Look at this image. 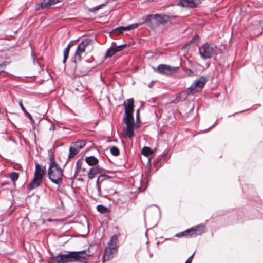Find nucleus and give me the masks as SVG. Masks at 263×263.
<instances>
[{"label":"nucleus","mask_w":263,"mask_h":263,"mask_svg":"<svg viewBox=\"0 0 263 263\" xmlns=\"http://www.w3.org/2000/svg\"><path fill=\"white\" fill-rule=\"evenodd\" d=\"M89 256L86 250L71 251L67 254L58 255L52 258L48 263H87Z\"/></svg>","instance_id":"f257e3e1"},{"label":"nucleus","mask_w":263,"mask_h":263,"mask_svg":"<svg viewBox=\"0 0 263 263\" xmlns=\"http://www.w3.org/2000/svg\"><path fill=\"white\" fill-rule=\"evenodd\" d=\"M48 174L49 179L53 183L60 186L62 184L63 173L62 170L57 164L53 158H50Z\"/></svg>","instance_id":"f03ea898"},{"label":"nucleus","mask_w":263,"mask_h":263,"mask_svg":"<svg viewBox=\"0 0 263 263\" xmlns=\"http://www.w3.org/2000/svg\"><path fill=\"white\" fill-rule=\"evenodd\" d=\"M46 172V167L42 166L37 163H35V170L33 180L28 185L29 190H33L42 183L43 177Z\"/></svg>","instance_id":"7ed1b4c3"},{"label":"nucleus","mask_w":263,"mask_h":263,"mask_svg":"<svg viewBox=\"0 0 263 263\" xmlns=\"http://www.w3.org/2000/svg\"><path fill=\"white\" fill-rule=\"evenodd\" d=\"M116 238L115 236L111 237L109 242H108V246L106 247L103 255V261H107L111 259L114 257V255L117 252V249L116 248Z\"/></svg>","instance_id":"20e7f679"},{"label":"nucleus","mask_w":263,"mask_h":263,"mask_svg":"<svg viewBox=\"0 0 263 263\" xmlns=\"http://www.w3.org/2000/svg\"><path fill=\"white\" fill-rule=\"evenodd\" d=\"M178 69V66H171L165 64H160L157 66L155 71L161 74L169 76L176 73Z\"/></svg>","instance_id":"39448f33"},{"label":"nucleus","mask_w":263,"mask_h":263,"mask_svg":"<svg viewBox=\"0 0 263 263\" xmlns=\"http://www.w3.org/2000/svg\"><path fill=\"white\" fill-rule=\"evenodd\" d=\"M198 49L201 58L204 60L210 59L214 53V48L208 43L199 47Z\"/></svg>","instance_id":"423d86ee"},{"label":"nucleus","mask_w":263,"mask_h":263,"mask_svg":"<svg viewBox=\"0 0 263 263\" xmlns=\"http://www.w3.org/2000/svg\"><path fill=\"white\" fill-rule=\"evenodd\" d=\"M68 70L70 74L79 76L86 75L88 72V70L86 69H80L79 64L76 63V59L72 60V63L70 67L68 68Z\"/></svg>","instance_id":"0eeeda50"},{"label":"nucleus","mask_w":263,"mask_h":263,"mask_svg":"<svg viewBox=\"0 0 263 263\" xmlns=\"http://www.w3.org/2000/svg\"><path fill=\"white\" fill-rule=\"evenodd\" d=\"M124 121L126 124V127L124 130L127 136L132 139L134 136V128L135 122L134 117L133 118H124Z\"/></svg>","instance_id":"6e6552de"},{"label":"nucleus","mask_w":263,"mask_h":263,"mask_svg":"<svg viewBox=\"0 0 263 263\" xmlns=\"http://www.w3.org/2000/svg\"><path fill=\"white\" fill-rule=\"evenodd\" d=\"M134 99L133 98L128 99L124 101L123 105L125 108L124 118H133L134 112Z\"/></svg>","instance_id":"1a4fd4ad"},{"label":"nucleus","mask_w":263,"mask_h":263,"mask_svg":"<svg viewBox=\"0 0 263 263\" xmlns=\"http://www.w3.org/2000/svg\"><path fill=\"white\" fill-rule=\"evenodd\" d=\"M206 82L207 80L206 78L204 76H201L194 81V82L189 87V89L191 91H199L204 87Z\"/></svg>","instance_id":"9d476101"},{"label":"nucleus","mask_w":263,"mask_h":263,"mask_svg":"<svg viewBox=\"0 0 263 263\" xmlns=\"http://www.w3.org/2000/svg\"><path fill=\"white\" fill-rule=\"evenodd\" d=\"M89 40H84L79 44L75 52L74 59L77 58L79 61L81 60L82 54L85 52L86 48L89 44Z\"/></svg>","instance_id":"9b49d317"},{"label":"nucleus","mask_w":263,"mask_h":263,"mask_svg":"<svg viewBox=\"0 0 263 263\" xmlns=\"http://www.w3.org/2000/svg\"><path fill=\"white\" fill-rule=\"evenodd\" d=\"M202 0H180L177 5L178 6L189 8H195L201 3Z\"/></svg>","instance_id":"f8f14e48"},{"label":"nucleus","mask_w":263,"mask_h":263,"mask_svg":"<svg viewBox=\"0 0 263 263\" xmlns=\"http://www.w3.org/2000/svg\"><path fill=\"white\" fill-rule=\"evenodd\" d=\"M138 27V24H131V25H129L127 26H120V27H118L115 29H114L112 31H111V33L112 34H114L115 35H118L120 33H122L123 32V31H127V30H130L132 29H135V28H136Z\"/></svg>","instance_id":"ddd939ff"},{"label":"nucleus","mask_w":263,"mask_h":263,"mask_svg":"<svg viewBox=\"0 0 263 263\" xmlns=\"http://www.w3.org/2000/svg\"><path fill=\"white\" fill-rule=\"evenodd\" d=\"M197 227H199V226H197L196 228H192L190 229H187L182 232L178 233L176 235V236L177 237H180L183 235L189 237L196 236L201 233V232H199L197 229Z\"/></svg>","instance_id":"4468645a"},{"label":"nucleus","mask_w":263,"mask_h":263,"mask_svg":"<svg viewBox=\"0 0 263 263\" xmlns=\"http://www.w3.org/2000/svg\"><path fill=\"white\" fill-rule=\"evenodd\" d=\"M151 17H153L154 20L161 24H165L170 20V16L167 15L155 14L147 16L146 21Z\"/></svg>","instance_id":"2eb2a0df"},{"label":"nucleus","mask_w":263,"mask_h":263,"mask_svg":"<svg viewBox=\"0 0 263 263\" xmlns=\"http://www.w3.org/2000/svg\"><path fill=\"white\" fill-rule=\"evenodd\" d=\"M102 169L100 167L95 166L92 168H91L88 172V178L91 180L94 178L96 174L100 173L102 171Z\"/></svg>","instance_id":"dca6fc26"},{"label":"nucleus","mask_w":263,"mask_h":263,"mask_svg":"<svg viewBox=\"0 0 263 263\" xmlns=\"http://www.w3.org/2000/svg\"><path fill=\"white\" fill-rule=\"evenodd\" d=\"M85 160L89 166H95L99 162L98 159L93 156L86 157Z\"/></svg>","instance_id":"f3484780"},{"label":"nucleus","mask_w":263,"mask_h":263,"mask_svg":"<svg viewBox=\"0 0 263 263\" xmlns=\"http://www.w3.org/2000/svg\"><path fill=\"white\" fill-rule=\"evenodd\" d=\"M79 152V150L72 144L69 148V153L68 155V158L71 159L76 155Z\"/></svg>","instance_id":"a211bd4d"},{"label":"nucleus","mask_w":263,"mask_h":263,"mask_svg":"<svg viewBox=\"0 0 263 263\" xmlns=\"http://www.w3.org/2000/svg\"><path fill=\"white\" fill-rule=\"evenodd\" d=\"M51 6L49 0H43V2L40 4V6L36 7V9H39L40 8L42 9H48Z\"/></svg>","instance_id":"6ab92c4d"},{"label":"nucleus","mask_w":263,"mask_h":263,"mask_svg":"<svg viewBox=\"0 0 263 263\" xmlns=\"http://www.w3.org/2000/svg\"><path fill=\"white\" fill-rule=\"evenodd\" d=\"M70 43L68 45L66 48L64 49V58L63 60V63H65L69 55V52L70 48Z\"/></svg>","instance_id":"aec40b11"},{"label":"nucleus","mask_w":263,"mask_h":263,"mask_svg":"<svg viewBox=\"0 0 263 263\" xmlns=\"http://www.w3.org/2000/svg\"><path fill=\"white\" fill-rule=\"evenodd\" d=\"M82 160H79L77 163H76V171H75V173H74V175L73 176V178H74L78 174V173L80 172V170H81V166H82Z\"/></svg>","instance_id":"412c9836"},{"label":"nucleus","mask_w":263,"mask_h":263,"mask_svg":"<svg viewBox=\"0 0 263 263\" xmlns=\"http://www.w3.org/2000/svg\"><path fill=\"white\" fill-rule=\"evenodd\" d=\"M19 106L20 107H21L22 110L24 112V114H25V115L29 119H30L31 120H33V118H32V116L30 114H29L25 109V108L24 107L23 104V103L22 101H20L19 102Z\"/></svg>","instance_id":"4be33fe9"},{"label":"nucleus","mask_w":263,"mask_h":263,"mask_svg":"<svg viewBox=\"0 0 263 263\" xmlns=\"http://www.w3.org/2000/svg\"><path fill=\"white\" fill-rule=\"evenodd\" d=\"M72 144L74 145L77 147V148H78L80 151L81 149H82L85 146L86 143L84 141H77L73 143Z\"/></svg>","instance_id":"5701e85b"},{"label":"nucleus","mask_w":263,"mask_h":263,"mask_svg":"<svg viewBox=\"0 0 263 263\" xmlns=\"http://www.w3.org/2000/svg\"><path fill=\"white\" fill-rule=\"evenodd\" d=\"M152 153V151L150 149V148L148 147L145 146L142 149V154L144 156H148L151 155Z\"/></svg>","instance_id":"b1692460"},{"label":"nucleus","mask_w":263,"mask_h":263,"mask_svg":"<svg viewBox=\"0 0 263 263\" xmlns=\"http://www.w3.org/2000/svg\"><path fill=\"white\" fill-rule=\"evenodd\" d=\"M97 209L98 212L102 214H105L108 212V209L106 206L100 204L97 206Z\"/></svg>","instance_id":"393cba45"},{"label":"nucleus","mask_w":263,"mask_h":263,"mask_svg":"<svg viewBox=\"0 0 263 263\" xmlns=\"http://www.w3.org/2000/svg\"><path fill=\"white\" fill-rule=\"evenodd\" d=\"M111 154L115 156H118L119 155L120 151L119 148L116 146H112L110 147V149Z\"/></svg>","instance_id":"a878e982"},{"label":"nucleus","mask_w":263,"mask_h":263,"mask_svg":"<svg viewBox=\"0 0 263 263\" xmlns=\"http://www.w3.org/2000/svg\"><path fill=\"white\" fill-rule=\"evenodd\" d=\"M115 53H116L114 48L110 47L106 51L105 58H109L112 57Z\"/></svg>","instance_id":"bb28decb"},{"label":"nucleus","mask_w":263,"mask_h":263,"mask_svg":"<svg viewBox=\"0 0 263 263\" xmlns=\"http://www.w3.org/2000/svg\"><path fill=\"white\" fill-rule=\"evenodd\" d=\"M9 177L13 182L15 183L18 178V174L16 172H13L10 174Z\"/></svg>","instance_id":"cd10ccee"},{"label":"nucleus","mask_w":263,"mask_h":263,"mask_svg":"<svg viewBox=\"0 0 263 263\" xmlns=\"http://www.w3.org/2000/svg\"><path fill=\"white\" fill-rule=\"evenodd\" d=\"M125 47H126V45L123 44V45L118 46L114 48V49L115 50V52L116 53L117 52L122 50Z\"/></svg>","instance_id":"c85d7f7f"},{"label":"nucleus","mask_w":263,"mask_h":263,"mask_svg":"<svg viewBox=\"0 0 263 263\" xmlns=\"http://www.w3.org/2000/svg\"><path fill=\"white\" fill-rule=\"evenodd\" d=\"M102 177H103V176H100L98 178V179L97 180V181H96V186H97V190H98L99 193H100L101 192V187H100V185L99 184V180Z\"/></svg>","instance_id":"c756f323"},{"label":"nucleus","mask_w":263,"mask_h":263,"mask_svg":"<svg viewBox=\"0 0 263 263\" xmlns=\"http://www.w3.org/2000/svg\"><path fill=\"white\" fill-rule=\"evenodd\" d=\"M185 76L191 77L193 74V71L190 69H186L184 70Z\"/></svg>","instance_id":"7c9ffc66"},{"label":"nucleus","mask_w":263,"mask_h":263,"mask_svg":"<svg viewBox=\"0 0 263 263\" xmlns=\"http://www.w3.org/2000/svg\"><path fill=\"white\" fill-rule=\"evenodd\" d=\"M62 0H49V3H50V4L52 5H54L59 2H62Z\"/></svg>","instance_id":"2f4dec72"},{"label":"nucleus","mask_w":263,"mask_h":263,"mask_svg":"<svg viewBox=\"0 0 263 263\" xmlns=\"http://www.w3.org/2000/svg\"><path fill=\"white\" fill-rule=\"evenodd\" d=\"M103 6H104V4H101V5H98L97 6L93 7V11H96L99 10L100 9H101L102 7Z\"/></svg>","instance_id":"473e14b6"},{"label":"nucleus","mask_w":263,"mask_h":263,"mask_svg":"<svg viewBox=\"0 0 263 263\" xmlns=\"http://www.w3.org/2000/svg\"><path fill=\"white\" fill-rule=\"evenodd\" d=\"M8 62H4L2 64H0V67H5L7 65L9 64Z\"/></svg>","instance_id":"72a5a7b5"},{"label":"nucleus","mask_w":263,"mask_h":263,"mask_svg":"<svg viewBox=\"0 0 263 263\" xmlns=\"http://www.w3.org/2000/svg\"><path fill=\"white\" fill-rule=\"evenodd\" d=\"M193 255H194V254H193L192 256H190V257L187 259V260H186V261L185 262L191 263V262H192V259H193Z\"/></svg>","instance_id":"f704fd0d"},{"label":"nucleus","mask_w":263,"mask_h":263,"mask_svg":"<svg viewBox=\"0 0 263 263\" xmlns=\"http://www.w3.org/2000/svg\"><path fill=\"white\" fill-rule=\"evenodd\" d=\"M79 66H80V69H81V70H82V69H87V70H88V69H87L86 67L83 66H82V65H81L79 64Z\"/></svg>","instance_id":"c9c22d12"},{"label":"nucleus","mask_w":263,"mask_h":263,"mask_svg":"<svg viewBox=\"0 0 263 263\" xmlns=\"http://www.w3.org/2000/svg\"><path fill=\"white\" fill-rule=\"evenodd\" d=\"M31 55L33 59V60L34 61V57L35 56V53L33 52V51L32 50V52H31Z\"/></svg>","instance_id":"e433bc0d"},{"label":"nucleus","mask_w":263,"mask_h":263,"mask_svg":"<svg viewBox=\"0 0 263 263\" xmlns=\"http://www.w3.org/2000/svg\"><path fill=\"white\" fill-rule=\"evenodd\" d=\"M139 110H138L136 112V117L137 118H139Z\"/></svg>","instance_id":"4c0bfd02"},{"label":"nucleus","mask_w":263,"mask_h":263,"mask_svg":"<svg viewBox=\"0 0 263 263\" xmlns=\"http://www.w3.org/2000/svg\"><path fill=\"white\" fill-rule=\"evenodd\" d=\"M52 129H53V126H51V127L50 128V130H51Z\"/></svg>","instance_id":"58836bf2"},{"label":"nucleus","mask_w":263,"mask_h":263,"mask_svg":"<svg viewBox=\"0 0 263 263\" xmlns=\"http://www.w3.org/2000/svg\"><path fill=\"white\" fill-rule=\"evenodd\" d=\"M48 221H52L53 220L51 219H48Z\"/></svg>","instance_id":"ea45409f"},{"label":"nucleus","mask_w":263,"mask_h":263,"mask_svg":"<svg viewBox=\"0 0 263 263\" xmlns=\"http://www.w3.org/2000/svg\"><path fill=\"white\" fill-rule=\"evenodd\" d=\"M114 44H115V42H112V45H113Z\"/></svg>","instance_id":"a19ab883"},{"label":"nucleus","mask_w":263,"mask_h":263,"mask_svg":"<svg viewBox=\"0 0 263 263\" xmlns=\"http://www.w3.org/2000/svg\"><path fill=\"white\" fill-rule=\"evenodd\" d=\"M185 263H188V262H185Z\"/></svg>","instance_id":"79ce46f5"}]
</instances>
